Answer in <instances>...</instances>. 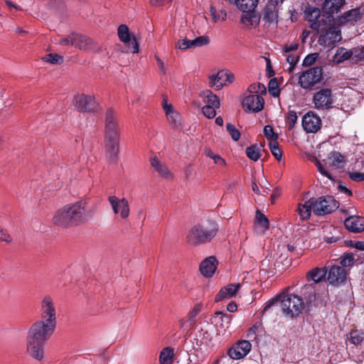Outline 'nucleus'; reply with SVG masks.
Wrapping results in <instances>:
<instances>
[{"mask_svg":"<svg viewBox=\"0 0 364 364\" xmlns=\"http://www.w3.org/2000/svg\"><path fill=\"white\" fill-rule=\"evenodd\" d=\"M95 211L94 207L87 208L85 200H80L58 209L52 221L55 225L63 228L76 227L91 220Z\"/></svg>","mask_w":364,"mask_h":364,"instance_id":"nucleus-1","label":"nucleus"},{"mask_svg":"<svg viewBox=\"0 0 364 364\" xmlns=\"http://www.w3.org/2000/svg\"><path fill=\"white\" fill-rule=\"evenodd\" d=\"M218 231V226L215 221L205 220L190 229L186 237L187 241L193 245L204 244L211 240Z\"/></svg>","mask_w":364,"mask_h":364,"instance_id":"nucleus-2","label":"nucleus"},{"mask_svg":"<svg viewBox=\"0 0 364 364\" xmlns=\"http://www.w3.org/2000/svg\"><path fill=\"white\" fill-rule=\"evenodd\" d=\"M55 329V327L37 320L28 328L26 340L46 343Z\"/></svg>","mask_w":364,"mask_h":364,"instance_id":"nucleus-3","label":"nucleus"},{"mask_svg":"<svg viewBox=\"0 0 364 364\" xmlns=\"http://www.w3.org/2000/svg\"><path fill=\"white\" fill-rule=\"evenodd\" d=\"M40 314L41 318L38 321L56 328L57 307L54 299L50 296L46 295L43 297L40 304Z\"/></svg>","mask_w":364,"mask_h":364,"instance_id":"nucleus-4","label":"nucleus"},{"mask_svg":"<svg viewBox=\"0 0 364 364\" xmlns=\"http://www.w3.org/2000/svg\"><path fill=\"white\" fill-rule=\"evenodd\" d=\"M282 309L287 316L294 317L301 313L304 308V303L301 298L295 294L279 296Z\"/></svg>","mask_w":364,"mask_h":364,"instance_id":"nucleus-5","label":"nucleus"},{"mask_svg":"<svg viewBox=\"0 0 364 364\" xmlns=\"http://www.w3.org/2000/svg\"><path fill=\"white\" fill-rule=\"evenodd\" d=\"M336 101V95L329 88H322L314 93L313 104L317 109H328L333 107Z\"/></svg>","mask_w":364,"mask_h":364,"instance_id":"nucleus-6","label":"nucleus"},{"mask_svg":"<svg viewBox=\"0 0 364 364\" xmlns=\"http://www.w3.org/2000/svg\"><path fill=\"white\" fill-rule=\"evenodd\" d=\"M73 105L75 108L82 112H95L97 107V103L94 95L77 93L73 96Z\"/></svg>","mask_w":364,"mask_h":364,"instance_id":"nucleus-7","label":"nucleus"},{"mask_svg":"<svg viewBox=\"0 0 364 364\" xmlns=\"http://www.w3.org/2000/svg\"><path fill=\"white\" fill-rule=\"evenodd\" d=\"M343 156L340 153L332 152L324 161V164L326 166V168L323 167L320 161H316V165L318 171L322 175L325 176L330 180L333 181V178L330 173V171L338 168L340 167L341 164L343 162Z\"/></svg>","mask_w":364,"mask_h":364,"instance_id":"nucleus-8","label":"nucleus"},{"mask_svg":"<svg viewBox=\"0 0 364 364\" xmlns=\"http://www.w3.org/2000/svg\"><path fill=\"white\" fill-rule=\"evenodd\" d=\"M310 199L312 202L313 211L317 215L330 213L338 208V203L332 196Z\"/></svg>","mask_w":364,"mask_h":364,"instance_id":"nucleus-9","label":"nucleus"},{"mask_svg":"<svg viewBox=\"0 0 364 364\" xmlns=\"http://www.w3.org/2000/svg\"><path fill=\"white\" fill-rule=\"evenodd\" d=\"M322 77V69L315 67L304 72L299 78V83L304 89H309L320 82Z\"/></svg>","mask_w":364,"mask_h":364,"instance_id":"nucleus-10","label":"nucleus"},{"mask_svg":"<svg viewBox=\"0 0 364 364\" xmlns=\"http://www.w3.org/2000/svg\"><path fill=\"white\" fill-rule=\"evenodd\" d=\"M108 200L115 215H119L124 220L129 216V204L125 198H119L115 196H111Z\"/></svg>","mask_w":364,"mask_h":364,"instance_id":"nucleus-11","label":"nucleus"},{"mask_svg":"<svg viewBox=\"0 0 364 364\" xmlns=\"http://www.w3.org/2000/svg\"><path fill=\"white\" fill-rule=\"evenodd\" d=\"M217 334L218 333L216 331L215 326L212 322L203 321L199 323L197 337L201 344L207 345Z\"/></svg>","mask_w":364,"mask_h":364,"instance_id":"nucleus-12","label":"nucleus"},{"mask_svg":"<svg viewBox=\"0 0 364 364\" xmlns=\"http://www.w3.org/2000/svg\"><path fill=\"white\" fill-rule=\"evenodd\" d=\"M117 35L119 40L127 45L133 53H139V44L136 42L134 33L129 31L128 26L121 24L117 29Z\"/></svg>","mask_w":364,"mask_h":364,"instance_id":"nucleus-13","label":"nucleus"},{"mask_svg":"<svg viewBox=\"0 0 364 364\" xmlns=\"http://www.w3.org/2000/svg\"><path fill=\"white\" fill-rule=\"evenodd\" d=\"M46 343L26 340V350L30 358L38 362L45 359Z\"/></svg>","mask_w":364,"mask_h":364,"instance_id":"nucleus-14","label":"nucleus"},{"mask_svg":"<svg viewBox=\"0 0 364 364\" xmlns=\"http://www.w3.org/2000/svg\"><path fill=\"white\" fill-rule=\"evenodd\" d=\"M234 75L230 72L220 70L216 74L209 76V85L211 87H215L219 90L223 86H227L234 81Z\"/></svg>","mask_w":364,"mask_h":364,"instance_id":"nucleus-15","label":"nucleus"},{"mask_svg":"<svg viewBox=\"0 0 364 364\" xmlns=\"http://www.w3.org/2000/svg\"><path fill=\"white\" fill-rule=\"evenodd\" d=\"M264 99L257 94H250L242 101L243 109L247 112H258L264 107Z\"/></svg>","mask_w":364,"mask_h":364,"instance_id":"nucleus-16","label":"nucleus"},{"mask_svg":"<svg viewBox=\"0 0 364 364\" xmlns=\"http://www.w3.org/2000/svg\"><path fill=\"white\" fill-rule=\"evenodd\" d=\"M302 127L308 133H316L321 127V119L314 112L309 111L302 118Z\"/></svg>","mask_w":364,"mask_h":364,"instance_id":"nucleus-17","label":"nucleus"},{"mask_svg":"<svg viewBox=\"0 0 364 364\" xmlns=\"http://www.w3.org/2000/svg\"><path fill=\"white\" fill-rule=\"evenodd\" d=\"M251 348L252 345L248 341H239L228 350V355L232 359L239 360L246 356Z\"/></svg>","mask_w":364,"mask_h":364,"instance_id":"nucleus-18","label":"nucleus"},{"mask_svg":"<svg viewBox=\"0 0 364 364\" xmlns=\"http://www.w3.org/2000/svg\"><path fill=\"white\" fill-rule=\"evenodd\" d=\"M209 41V38L206 36H200L193 40L184 38L178 41L176 44V48L181 50H185L189 48H196L208 45Z\"/></svg>","mask_w":364,"mask_h":364,"instance_id":"nucleus-19","label":"nucleus"},{"mask_svg":"<svg viewBox=\"0 0 364 364\" xmlns=\"http://www.w3.org/2000/svg\"><path fill=\"white\" fill-rule=\"evenodd\" d=\"M306 19L309 22L310 27L316 31H322L323 30V24L321 23V11L319 9L315 7H309L305 11Z\"/></svg>","mask_w":364,"mask_h":364,"instance_id":"nucleus-20","label":"nucleus"},{"mask_svg":"<svg viewBox=\"0 0 364 364\" xmlns=\"http://www.w3.org/2000/svg\"><path fill=\"white\" fill-rule=\"evenodd\" d=\"M105 132V136H118L117 112L112 108H109L106 112Z\"/></svg>","mask_w":364,"mask_h":364,"instance_id":"nucleus-21","label":"nucleus"},{"mask_svg":"<svg viewBox=\"0 0 364 364\" xmlns=\"http://www.w3.org/2000/svg\"><path fill=\"white\" fill-rule=\"evenodd\" d=\"M105 151L110 161H116L119 154L118 136H105Z\"/></svg>","mask_w":364,"mask_h":364,"instance_id":"nucleus-22","label":"nucleus"},{"mask_svg":"<svg viewBox=\"0 0 364 364\" xmlns=\"http://www.w3.org/2000/svg\"><path fill=\"white\" fill-rule=\"evenodd\" d=\"M346 0H324L321 4L322 11L328 15V21H331L332 16L338 14L345 5Z\"/></svg>","mask_w":364,"mask_h":364,"instance_id":"nucleus-23","label":"nucleus"},{"mask_svg":"<svg viewBox=\"0 0 364 364\" xmlns=\"http://www.w3.org/2000/svg\"><path fill=\"white\" fill-rule=\"evenodd\" d=\"M162 107L168 122L174 127L179 128L181 125V117L177 111L169 104L167 100L164 99Z\"/></svg>","mask_w":364,"mask_h":364,"instance_id":"nucleus-24","label":"nucleus"},{"mask_svg":"<svg viewBox=\"0 0 364 364\" xmlns=\"http://www.w3.org/2000/svg\"><path fill=\"white\" fill-rule=\"evenodd\" d=\"M327 279L332 285H339L346 280V272L341 267L332 266L328 270Z\"/></svg>","mask_w":364,"mask_h":364,"instance_id":"nucleus-25","label":"nucleus"},{"mask_svg":"<svg viewBox=\"0 0 364 364\" xmlns=\"http://www.w3.org/2000/svg\"><path fill=\"white\" fill-rule=\"evenodd\" d=\"M341 39V33L338 27H330L326 33L319 38V41L326 46H330Z\"/></svg>","mask_w":364,"mask_h":364,"instance_id":"nucleus-26","label":"nucleus"},{"mask_svg":"<svg viewBox=\"0 0 364 364\" xmlns=\"http://www.w3.org/2000/svg\"><path fill=\"white\" fill-rule=\"evenodd\" d=\"M231 320L230 315L218 311L213 317L212 323L215 325L216 331L220 334L221 331H225L230 326Z\"/></svg>","mask_w":364,"mask_h":364,"instance_id":"nucleus-27","label":"nucleus"},{"mask_svg":"<svg viewBox=\"0 0 364 364\" xmlns=\"http://www.w3.org/2000/svg\"><path fill=\"white\" fill-rule=\"evenodd\" d=\"M218 265V260L213 256L206 257L200 264V273L205 277H211L215 272Z\"/></svg>","mask_w":364,"mask_h":364,"instance_id":"nucleus-28","label":"nucleus"},{"mask_svg":"<svg viewBox=\"0 0 364 364\" xmlns=\"http://www.w3.org/2000/svg\"><path fill=\"white\" fill-rule=\"evenodd\" d=\"M240 289V284H230L223 287L215 296V301L231 299L236 296Z\"/></svg>","mask_w":364,"mask_h":364,"instance_id":"nucleus-29","label":"nucleus"},{"mask_svg":"<svg viewBox=\"0 0 364 364\" xmlns=\"http://www.w3.org/2000/svg\"><path fill=\"white\" fill-rule=\"evenodd\" d=\"M254 228L258 235H264L269 228L268 218L259 210L256 212Z\"/></svg>","mask_w":364,"mask_h":364,"instance_id":"nucleus-30","label":"nucleus"},{"mask_svg":"<svg viewBox=\"0 0 364 364\" xmlns=\"http://www.w3.org/2000/svg\"><path fill=\"white\" fill-rule=\"evenodd\" d=\"M346 228L353 232H360L364 230V218L360 216H350L345 220Z\"/></svg>","mask_w":364,"mask_h":364,"instance_id":"nucleus-31","label":"nucleus"},{"mask_svg":"<svg viewBox=\"0 0 364 364\" xmlns=\"http://www.w3.org/2000/svg\"><path fill=\"white\" fill-rule=\"evenodd\" d=\"M210 13L214 23L224 22L227 19V12L223 3H217L210 6Z\"/></svg>","mask_w":364,"mask_h":364,"instance_id":"nucleus-32","label":"nucleus"},{"mask_svg":"<svg viewBox=\"0 0 364 364\" xmlns=\"http://www.w3.org/2000/svg\"><path fill=\"white\" fill-rule=\"evenodd\" d=\"M260 17L252 11H243L240 18V22L244 27L252 28L259 25Z\"/></svg>","mask_w":364,"mask_h":364,"instance_id":"nucleus-33","label":"nucleus"},{"mask_svg":"<svg viewBox=\"0 0 364 364\" xmlns=\"http://www.w3.org/2000/svg\"><path fill=\"white\" fill-rule=\"evenodd\" d=\"M278 5L272 3H267L263 13V21L268 24L276 23L278 18V11L277 6Z\"/></svg>","mask_w":364,"mask_h":364,"instance_id":"nucleus-34","label":"nucleus"},{"mask_svg":"<svg viewBox=\"0 0 364 364\" xmlns=\"http://www.w3.org/2000/svg\"><path fill=\"white\" fill-rule=\"evenodd\" d=\"M362 12L360 9H353L347 12H345L339 18V22L341 23H354L360 20L362 17Z\"/></svg>","mask_w":364,"mask_h":364,"instance_id":"nucleus-35","label":"nucleus"},{"mask_svg":"<svg viewBox=\"0 0 364 364\" xmlns=\"http://www.w3.org/2000/svg\"><path fill=\"white\" fill-rule=\"evenodd\" d=\"M151 165L161 177L165 178H171L173 177L171 172L157 157L151 158Z\"/></svg>","mask_w":364,"mask_h":364,"instance_id":"nucleus-36","label":"nucleus"},{"mask_svg":"<svg viewBox=\"0 0 364 364\" xmlns=\"http://www.w3.org/2000/svg\"><path fill=\"white\" fill-rule=\"evenodd\" d=\"M72 46H74L80 50H87L91 43V40L80 33H73L72 37Z\"/></svg>","mask_w":364,"mask_h":364,"instance_id":"nucleus-37","label":"nucleus"},{"mask_svg":"<svg viewBox=\"0 0 364 364\" xmlns=\"http://www.w3.org/2000/svg\"><path fill=\"white\" fill-rule=\"evenodd\" d=\"M311 210H313L312 202L311 199L305 201L304 203H299L297 207V212L301 219L303 220L310 218Z\"/></svg>","mask_w":364,"mask_h":364,"instance_id":"nucleus-38","label":"nucleus"},{"mask_svg":"<svg viewBox=\"0 0 364 364\" xmlns=\"http://www.w3.org/2000/svg\"><path fill=\"white\" fill-rule=\"evenodd\" d=\"M200 97L203 99L205 105H210L211 107H220V100L217 95L213 94L210 90H206L200 93Z\"/></svg>","mask_w":364,"mask_h":364,"instance_id":"nucleus-39","label":"nucleus"},{"mask_svg":"<svg viewBox=\"0 0 364 364\" xmlns=\"http://www.w3.org/2000/svg\"><path fill=\"white\" fill-rule=\"evenodd\" d=\"M326 268L315 267L307 273V279L316 283L320 282L326 275Z\"/></svg>","mask_w":364,"mask_h":364,"instance_id":"nucleus-40","label":"nucleus"},{"mask_svg":"<svg viewBox=\"0 0 364 364\" xmlns=\"http://www.w3.org/2000/svg\"><path fill=\"white\" fill-rule=\"evenodd\" d=\"M237 7L242 11H252L258 4V0H234Z\"/></svg>","mask_w":364,"mask_h":364,"instance_id":"nucleus-41","label":"nucleus"},{"mask_svg":"<svg viewBox=\"0 0 364 364\" xmlns=\"http://www.w3.org/2000/svg\"><path fill=\"white\" fill-rule=\"evenodd\" d=\"M352 57V50H347L341 47L339 48L333 57V61L336 63H341Z\"/></svg>","mask_w":364,"mask_h":364,"instance_id":"nucleus-42","label":"nucleus"},{"mask_svg":"<svg viewBox=\"0 0 364 364\" xmlns=\"http://www.w3.org/2000/svg\"><path fill=\"white\" fill-rule=\"evenodd\" d=\"M173 352L171 348H164L159 355L160 364H172Z\"/></svg>","mask_w":364,"mask_h":364,"instance_id":"nucleus-43","label":"nucleus"},{"mask_svg":"<svg viewBox=\"0 0 364 364\" xmlns=\"http://www.w3.org/2000/svg\"><path fill=\"white\" fill-rule=\"evenodd\" d=\"M246 154L250 159L257 161L261 156L260 149L257 145H252L246 149Z\"/></svg>","mask_w":364,"mask_h":364,"instance_id":"nucleus-44","label":"nucleus"},{"mask_svg":"<svg viewBox=\"0 0 364 364\" xmlns=\"http://www.w3.org/2000/svg\"><path fill=\"white\" fill-rule=\"evenodd\" d=\"M206 156L213 159L214 163L220 167H225L226 166L225 160L220 155L213 153L211 150L206 151Z\"/></svg>","mask_w":364,"mask_h":364,"instance_id":"nucleus-45","label":"nucleus"},{"mask_svg":"<svg viewBox=\"0 0 364 364\" xmlns=\"http://www.w3.org/2000/svg\"><path fill=\"white\" fill-rule=\"evenodd\" d=\"M264 135L269 140V142H272L273 141H277L278 134L274 132V129L272 126L266 125L264 127Z\"/></svg>","mask_w":364,"mask_h":364,"instance_id":"nucleus-46","label":"nucleus"},{"mask_svg":"<svg viewBox=\"0 0 364 364\" xmlns=\"http://www.w3.org/2000/svg\"><path fill=\"white\" fill-rule=\"evenodd\" d=\"M43 60L47 63H50L54 65L61 64L63 61V57L56 53L48 54L43 58Z\"/></svg>","mask_w":364,"mask_h":364,"instance_id":"nucleus-47","label":"nucleus"},{"mask_svg":"<svg viewBox=\"0 0 364 364\" xmlns=\"http://www.w3.org/2000/svg\"><path fill=\"white\" fill-rule=\"evenodd\" d=\"M269 148L275 159L278 161H280L282 157V151L279 147L278 142L275 141L269 142Z\"/></svg>","mask_w":364,"mask_h":364,"instance_id":"nucleus-48","label":"nucleus"},{"mask_svg":"<svg viewBox=\"0 0 364 364\" xmlns=\"http://www.w3.org/2000/svg\"><path fill=\"white\" fill-rule=\"evenodd\" d=\"M363 333L359 331H353L350 333L349 340L351 343L358 345L363 341Z\"/></svg>","mask_w":364,"mask_h":364,"instance_id":"nucleus-49","label":"nucleus"},{"mask_svg":"<svg viewBox=\"0 0 364 364\" xmlns=\"http://www.w3.org/2000/svg\"><path fill=\"white\" fill-rule=\"evenodd\" d=\"M226 129L229 134L231 136V138L234 141H238L240 138V131L232 124L228 123L226 124Z\"/></svg>","mask_w":364,"mask_h":364,"instance_id":"nucleus-50","label":"nucleus"},{"mask_svg":"<svg viewBox=\"0 0 364 364\" xmlns=\"http://www.w3.org/2000/svg\"><path fill=\"white\" fill-rule=\"evenodd\" d=\"M269 93L274 97H278L280 93V90L278 87L277 82L275 80H271L269 82L268 87Z\"/></svg>","mask_w":364,"mask_h":364,"instance_id":"nucleus-51","label":"nucleus"},{"mask_svg":"<svg viewBox=\"0 0 364 364\" xmlns=\"http://www.w3.org/2000/svg\"><path fill=\"white\" fill-rule=\"evenodd\" d=\"M355 261V257L353 254L347 253L342 256L341 258V264L343 267H350L353 264Z\"/></svg>","mask_w":364,"mask_h":364,"instance_id":"nucleus-52","label":"nucleus"},{"mask_svg":"<svg viewBox=\"0 0 364 364\" xmlns=\"http://www.w3.org/2000/svg\"><path fill=\"white\" fill-rule=\"evenodd\" d=\"M217 108L218 107L213 106L205 105L202 109V112L207 118L212 119L216 115L215 109Z\"/></svg>","mask_w":364,"mask_h":364,"instance_id":"nucleus-53","label":"nucleus"},{"mask_svg":"<svg viewBox=\"0 0 364 364\" xmlns=\"http://www.w3.org/2000/svg\"><path fill=\"white\" fill-rule=\"evenodd\" d=\"M352 58L355 61L364 60V47L353 48L352 50Z\"/></svg>","mask_w":364,"mask_h":364,"instance_id":"nucleus-54","label":"nucleus"},{"mask_svg":"<svg viewBox=\"0 0 364 364\" xmlns=\"http://www.w3.org/2000/svg\"><path fill=\"white\" fill-rule=\"evenodd\" d=\"M297 121V115L295 111L290 110L288 112V116L287 119V123L289 129H291L295 125Z\"/></svg>","mask_w":364,"mask_h":364,"instance_id":"nucleus-55","label":"nucleus"},{"mask_svg":"<svg viewBox=\"0 0 364 364\" xmlns=\"http://www.w3.org/2000/svg\"><path fill=\"white\" fill-rule=\"evenodd\" d=\"M298 60H299V56L298 55H294V54H289L287 56V61L289 64V67L288 68L289 72L291 73V72L293 71V70L294 69V66L297 63Z\"/></svg>","mask_w":364,"mask_h":364,"instance_id":"nucleus-56","label":"nucleus"},{"mask_svg":"<svg viewBox=\"0 0 364 364\" xmlns=\"http://www.w3.org/2000/svg\"><path fill=\"white\" fill-rule=\"evenodd\" d=\"M318 54L316 53L307 55L303 60V65L304 66L311 65L316 60V59L318 58Z\"/></svg>","mask_w":364,"mask_h":364,"instance_id":"nucleus-57","label":"nucleus"},{"mask_svg":"<svg viewBox=\"0 0 364 364\" xmlns=\"http://www.w3.org/2000/svg\"><path fill=\"white\" fill-rule=\"evenodd\" d=\"M155 58V60L158 64V66L159 68V70H160V74L161 75H166V73H167V66L165 65V63L162 61V60L158 56V55H155L154 56Z\"/></svg>","mask_w":364,"mask_h":364,"instance_id":"nucleus-58","label":"nucleus"},{"mask_svg":"<svg viewBox=\"0 0 364 364\" xmlns=\"http://www.w3.org/2000/svg\"><path fill=\"white\" fill-rule=\"evenodd\" d=\"M73 37V33L60 38L59 41L57 42V43L62 45V46H72L73 41L72 38Z\"/></svg>","mask_w":364,"mask_h":364,"instance_id":"nucleus-59","label":"nucleus"},{"mask_svg":"<svg viewBox=\"0 0 364 364\" xmlns=\"http://www.w3.org/2000/svg\"><path fill=\"white\" fill-rule=\"evenodd\" d=\"M12 240L11 235L3 228L0 227V241L11 242Z\"/></svg>","mask_w":364,"mask_h":364,"instance_id":"nucleus-60","label":"nucleus"},{"mask_svg":"<svg viewBox=\"0 0 364 364\" xmlns=\"http://www.w3.org/2000/svg\"><path fill=\"white\" fill-rule=\"evenodd\" d=\"M201 309L202 305L200 304H196L188 314L190 319L193 320L198 314L200 311Z\"/></svg>","mask_w":364,"mask_h":364,"instance_id":"nucleus-61","label":"nucleus"},{"mask_svg":"<svg viewBox=\"0 0 364 364\" xmlns=\"http://www.w3.org/2000/svg\"><path fill=\"white\" fill-rule=\"evenodd\" d=\"M249 91L250 92H258L259 91L265 92L266 88L262 84L258 83L257 85H251L249 87Z\"/></svg>","mask_w":364,"mask_h":364,"instance_id":"nucleus-62","label":"nucleus"},{"mask_svg":"<svg viewBox=\"0 0 364 364\" xmlns=\"http://www.w3.org/2000/svg\"><path fill=\"white\" fill-rule=\"evenodd\" d=\"M297 48H298V43H292L290 44L285 45L283 47L282 50L284 53H289V52L296 50L297 49Z\"/></svg>","mask_w":364,"mask_h":364,"instance_id":"nucleus-63","label":"nucleus"},{"mask_svg":"<svg viewBox=\"0 0 364 364\" xmlns=\"http://www.w3.org/2000/svg\"><path fill=\"white\" fill-rule=\"evenodd\" d=\"M350 177L355 181H364V173L354 172L350 173Z\"/></svg>","mask_w":364,"mask_h":364,"instance_id":"nucleus-64","label":"nucleus"}]
</instances>
